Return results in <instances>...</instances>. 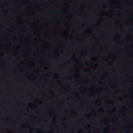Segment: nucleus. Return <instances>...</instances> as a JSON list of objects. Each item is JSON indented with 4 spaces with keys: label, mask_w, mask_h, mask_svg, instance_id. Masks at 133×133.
Returning a JSON list of instances; mask_svg holds the SVG:
<instances>
[{
    "label": "nucleus",
    "mask_w": 133,
    "mask_h": 133,
    "mask_svg": "<svg viewBox=\"0 0 133 133\" xmlns=\"http://www.w3.org/2000/svg\"><path fill=\"white\" fill-rule=\"evenodd\" d=\"M55 1L56 2V53H58V1Z\"/></svg>",
    "instance_id": "f257e3e1"
},
{
    "label": "nucleus",
    "mask_w": 133,
    "mask_h": 133,
    "mask_svg": "<svg viewBox=\"0 0 133 133\" xmlns=\"http://www.w3.org/2000/svg\"><path fill=\"white\" fill-rule=\"evenodd\" d=\"M49 115V116L50 117H51L52 116V115H51V114H50Z\"/></svg>",
    "instance_id": "f03ea898"
},
{
    "label": "nucleus",
    "mask_w": 133,
    "mask_h": 133,
    "mask_svg": "<svg viewBox=\"0 0 133 133\" xmlns=\"http://www.w3.org/2000/svg\"><path fill=\"white\" fill-rule=\"evenodd\" d=\"M43 46V45H41V46H40V47H42Z\"/></svg>",
    "instance_id": "7ed1b4c3"
},
{
    "label": "nucleus",
    "mask_w": 133,
    "mask_h": 133,
    "mask_svg": "<svg viewBox=\"0 0 133 133\" xmlns=\"http://www.w3.org/2000/svg\"><path fill=\"white\" fill-rule=\"evenodd\" d=\"M51 94V93H50V94H50H50Z\"/></svg>",
    "instance_id": "20e7f679"
}]
</instances>
